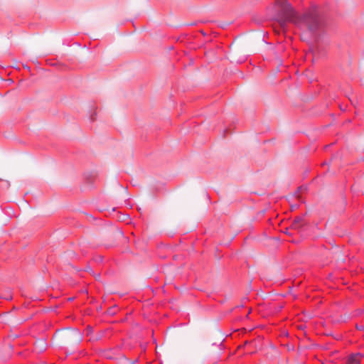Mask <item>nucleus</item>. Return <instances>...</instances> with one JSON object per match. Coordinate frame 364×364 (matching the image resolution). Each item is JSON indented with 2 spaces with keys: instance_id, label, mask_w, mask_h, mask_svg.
<instances>
[{
  "instance_id": "obj_10",
  "label": "nucleus",
  "mask_w": 364,
  "mask_h": 364,
  "mask_svg": "<svg viewBox=\"0 0 364 364\" xmlns=\"http://www.w3.org/2000/svg\"><path fill=\"white\" fill-rule=\"evenodd\" d=\"M87 271H88V272H91V271H92V269H91L90 268H87Z\"/></svg>"
},
{
  "instance_id": "obj_3",
  "label": "nucleus",
  "mask_w": 364,
  "mask_h": 364,
  "mask_svg": "<svg viewBox=\"0 0 364 364\" xmlns=\"http://www.w3.org/2000/svg\"><path fill=\"white\" fill-rule=\"evenodd\" d=\"M297 25L307 28L310 31H314L319 26V20L316 14L309 13L300 16V22Z\"/></svg>"
},
{
  "instance_id": "obj_9",
  "label": "nucleus",
  "mask_w": 364,
  "mask_h": 364,
  "mask_svg": "<svg viewBox=\"0 0 364 364\" xmlns=\"http://www.w3.org/2000/svg\"><path fill=\"white\" fill-rule=\"evenodd\" d=\"M100 274H97V275H95V278H96L97 279H100Z\"/></svg>"
},
{
  "instance_id": "obj_2",
  "label": "nucleus",
  "mask_w": 364,
  "mask_h": 364,
  "mask_svg": "<svg viewBox=\"0 0 364 364\" xmlns=\"http://www.w3.org/2000/svg\"><path fill=\"white\" fill-rule=\"evenodd\" d=\"M82 339V334L77 328H68L59 331L53 336V341L55 344L70 346L79 344Z\"/></svg>"
},
{
  "instance_id": "obj_4",
  "label": "nucleus",
  "mask_w": 364,
  "mask_h": 364,
  "mask_svg": "<svg viewBox=\"0 0 364 364\" xmlns=\"http://www.w3.org/2000/svg\"><path fill=\"white\" fill-rule=\"evenodd\" d=\"M36 349L40 351H43L46 350L47 343L46 341L43 339L38 340L35 343Z\"/></svg>"
},
{
  "instance_id": "obj_1",
  "label": "nucleus",
  "mask_w": 364,
  "mask_h": 364,
  "mask_svg": "<svg viewBox=\"0 0 364 364\" xmlns=\"http://www.w3.org/2000/svg\"><path fill=\"white\" fill-rule=\"evenodd\" d=\"M274 9L277 12L276 19L281 26L284 27L287 22H291L296 25L299 23L300 16L287 1H277Z\"/></svg>"
},
{
  "instance_id": "obj_8",
  "label": "nucleus",
  "mask_w": 364,
  "mask_h": 364,
  "mask_svg": "<svg viewBox=\"0 0 364 364\" xmlns=\"http://www.w3.org/2000/svg\"><path fill=\"white\" fill-rule=\"evenodd\" d=\"M86 332L87 336L90 335L93 332L92 328L90 326H87L86 328Z\"/></svg>"
},
{
  "instance_id": "obj_5",
  "label": "nucleus",
  "mask_w": 364,
  "mask_h": 364,
  "mask_svg": "<svg viewBox=\"0 0 364 364\" xmlns=\"http://www.w3.org/2000/svg\"><path fill=\"white\" fill-rule=\"evenodd\" d=\"M360 357L359 354L350 355L348 359L347 364H360Z\"/></svg>"
},
{
  "instance_id": "obj_6",
  "label": "nucleus",
  "mask_w": 364,
  "mask_h": 364,
  "mask_svg": "<svg viewBox=\"0 0 364 364\" xmlns=\"http://www.w3.org/2000/svg\"><path fill=\"white\" fill-rule=\"evenodd\" d=\"M302 219L301 218H297L294 220V222L291 224V228L294 230H299L301 227L302 226Z\"/></svg>"
},
{
  "instance_id": "obj_7",
  "label": "nucleus",
  "mask_w": 364,
  "mask_h": 364,
  "mask_svg": "<svg viewBox=\"0 0 364 364\" xmlns=\"http://www.w3.org/2000/svg\"><path fill=\"white\" fill-rule=\"evenodd\" d=\"M101 337H102V333H98L97 335L93 336L91 338V340L97 341V340L100 339Z\"/></svg>"
}]
</instances>
